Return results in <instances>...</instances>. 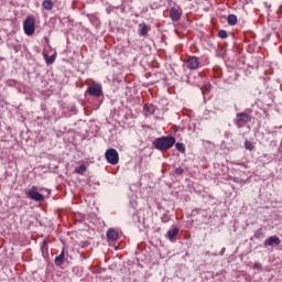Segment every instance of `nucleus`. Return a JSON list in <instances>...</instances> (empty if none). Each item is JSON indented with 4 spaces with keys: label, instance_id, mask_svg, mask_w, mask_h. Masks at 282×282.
Masks as SVG:
<instances>
[{
    "label": "nucleus",
    "instance_id": "obj_3",
    "mask_svg": "<svg viewBox=\"0 0 282 282\" xmlns=\"http://www.w3.org/2000/svg\"><path fill=\"white\" fill-rule=\"evenodd\" d=\"M23 30L26 36H32L36 30V20L32 17H28L23 22Z\"/></svg>",
    "mask_w": 282,
    "mask_h": 282
},
{
    "label": "nucleus",
    "instance_id": "obj_9",
    "mask_svg": "<svg viewBox=\"0 0 282 282\" xmlns=\"http://www.w3.org/2000/svg\"><path fill=\"white\" fill-rule=\"evenodd\" d=\"M187 67L188 69H197V67H199V58L196 56L189 57L187 59Z\"/></svg>",
    "mask_w": 282,
    "mask_h": 282
},
{
    "label": "nucleus",
    "instance_id": "obj_28",
    "mask_svg": "<svg viewBox=\"0 0 282 282\" xmlns=\"http://www.w3.org/2000/svg\"><path fill=\"white\" fill-rule=\"evenodd\" d=\"M86 245L83 246V248H85Z\"/></svg>",
    "mask_w": 282,
    "mask_h": 282
},
{
    "label": "nucleus",
    "instance_id": "obj_12",
    "mask_svg": "<svg viewBox=\"0 0 282 282\" xmlns=\"http://www.w3.org/2000/svg\"><path fill=\"white\" fill-rule=\"evenodd\" d=\"M63 261H65V249L55 258V265H63Z\"/></svg>",
    "mask_w": 282,
    "mask_h": 282
},
{
    "label": "nucleus",
    "instance_id": "obj_26",
    "mask_svg": "<svg viewBox=\"0 0 282 282\" xmlns=\"http://www.w3.org/2000/svg\"><path fill=\"white\" fill-rule=\"evenodd\" d=\"M224 250H226V249H223V250H221V254H224Z\"/></svg>",
    "mask_w": 282,
    "mask_h": 282
},
{
    "label": "nucleus",
    "instance_id": "obj_23",
    "mask_svg": "<svg viewBox=\"0 0 282 282\" xmlns=\"http://www.w3.org/2000/svg\"><path fill=\"white\" fill-rule=\"evenodd\" d=\"M254 269L256 270H261V263L254 262Z\"/></svg>",
    "mask_w": 282,
    "mask_h": 282
},
{
    "label": "nucleus",
    "instance_id": "obj_22",
    "mask_svg": "<svg viewBox=\"0 0 282 282\" xmlns=\"http://www.w3.org/2000/svg\"><path fill=\"white\" fill-rule=\"evenodd\" d=\"M175 174L176 175H183L184 174V170L182 167H176L175 169Z\"/></svg>",
    "mask_w": 282,
    "mask_h": 282
},
{
    "label": "nucleus",
    "instance_id": "obj_11",
    "mask_svg": "<svg viewBox=\"0 0 282 282\" xmlns=\"http://www.w3.org/2000/svg\"><path fill=\"white\" fill-rule=\"evenodd\" d=\"M177 235H180V229H178L177 227H174L173 229H170V230L167 231V237H169L170 241H173V239H174Z\"/></svg>",
    "mask_w": 282,
    "mask_h": 282
},
{
    "label": "nucleus",
    "instance_id": "obj_10",
    "mask_svg": "<svg viewBox=\"0 0 282 282\" xmlns=\"http://www.w3.org/2000/svg\"><path fill=\"white\" fill-rule=\"evenodd\" d=\"M107 239H109V241H117V239H118V231H116L115 229H109L107 231Z\"/></svg>",
    "mask_w": 282,
    "mask_h": 282
},
{
    "label": "nucleus",
    "instance_id": "obj_15",
    "mask_svg": "<svg viewBox=\"0 0 282 282\" xmlns=\"http://www.w3.org/2000/svg\"><path fill=\"white\" fill-rule=\"evenodd\" d=\"M227 23L229 25H237V15L229 14L228 18H227Z\"/></svg>",
    "mask_w": 282,
    "mask_h": 282
},
{
    "label": "nucleus",
    "instance_id": "obj_27",
    "mask_svg": "<svg viewBox=\"0 0 282 282\" xmlns=\"http://www.w3.org/2000/svg\"><path fill=\"white\" fill-rule=\"evenodd\" d=\"M86 245L83 246V248H85Z\"/></svg>",
    "mask_w": 282,
    "mask_h": 282
},
{
    "label": "nucleus",
    "instance_id": "obj_8",
    "mask_svg": "<svg viewBox=\"0 0 282 282\" xmlns=\"http://www.w3.org/2000/svg\"><path fill=\"white\" fill-rule=\"evenodd\" d=\"M264 246H281V239L276 236H271L264 240Z\"/></svg>",
    "mask_w": 282,
    "mask_h": 282
},
{
    "label": "nucleus",
    "instance_id": "obj_17",
    "mask_svg": "<svg viewBox=\"0 0 282 282\" xmlns=\"http://www.w3.org/2000/svg\"><path fill=\"white\" fill-rule=\"evenodd\" d=\"M87 171V166L85 164L79 165L78 167L75 169V173L78 175H83Z\"/></svg>",
    "mask_w": 282,
    "mask_h": 282
},
{
    "label": "nucleus",
    "instance_id": "obj_24",
    "mask_svg": "<svg viewBox=\"0 0 282 282\" xmlns=\"http://www.w3.org/2000/svg\"><path fill=\"white\" fill-rule=\"evenodd\" d=\"M212 87H213V86H212L210 84H206V85H205V89H206L207 91H210Z\"/></svg>",
    "mask_w": 282,
    "mask_h": 282
},
{
    "label": "nucleus",
    "instance_id": "obj_13",
    "mask_svg": "<svg viewBox=\"0 0 282 282\" xmlns=\"http://www.w3.org/2000/svg\"><path fill=\"white\" fill-rule=\"evenodd\" d=\"M139 28H141V31L139 32L140 36H147V34H149V30H151L149 25L144 23L139 24Z\"/></svg>",
    "mask_w": 282,
    "mask_h": 282
},
{
    "label": "nucleus",
    "instance_id": "obj_2",
    "mask_svg": "<svg viewBox=\"0 0 282 282\" xmlns=\"http://www.w3.org/2000/svg\"><path fill=\"white\" fill-rule=\"evenodd\" d=\"M154 149L158 151H169L175 144V138L173 137H161L154 140Z\"/></svg>",
    "mask_w": 282,
    "mask_h": 282
},
{
    "label": "nucleus",
    "instance_id": "obj_1",
    "mask_svg": "<svg viewBox=\"0 0 282 282\" xmlns=\"http://www.w3.org/2000/svg\"><path fill=\"white\" fill-rule=\"evenodd\" d=\"M41 193H47V195H50V189L45 187H36L33 185L30 189L26 191V197L33 202H44L45 196H43Z\"/></svg>",
    "mask_w": 282,
    "mask_h": 282
},
{
    "label": "nucleus",
    "instance_id": "obj_6",
    "mask_svg": "<svg viewBox=\"0 0 282 282\" xmlns=\"http://www.w3.org/2000/svg\"><path fill=\"white\" fill-rule=\"evenodd\" d=\"M87 91L90 96H95L96 98H100V95L102 94V86H100V85L89 86L87 88Z\"/></svg>",
    "mask_w": 282,
    "mask_h": 282
},
{
    "label": "nucleus",
    "instance_id": "obj_19",
    "mask_svg": "<svg viewBox=\"0 0 282 282\" xmlns=\"http://www.w3.org/2000/svg\"><path fill=\"white\" fill-rule=\"evenodd\" d=\"M46 65H52V63H54V61H56V56L52 55L51 57H48L47 55H44Z\"/></svg>",
    "mask_w": 282,
    "mask_h": 282
},
{
    "label": "nucleus",
    "instance_id": "obj_21",
    "mask_svg": "<svg viewBox=\"0 0 282 282\" xmlns=\"http://www.w3.org/2000/svg\"><path fill=\"white\" fill-rule=\"evenodd\" d=\"M218 36L219 39H228V32H226V30H220Z\"/></svg>",
    "mask_w": 282,
    "mask_h": 282
},
{
    "label": "nucleus",
    "instance_id": "obj_7",
    "mask_svg": "<svg viewBox=\"0 0 282 282\" xmlns=\"http://www.w3.org/2000/svg\"><path fill=\"white\" fill-rule=\"evenodd\" d=\"M170 18L173 21H180L182 19V9L181 8H172L170 10Z\"/></svg>",
    "mask_w": 282,
    "mask_h": 282
},
{
    "label": "nucleus",
    "instance_id": "obj_14",
    "mask_svg": "<svg viewBox=\"0 0 282 282\" xmlns=\"http://www.w3.org/2000/svg\"><path fill=\"white\" fill-rule=\"evenodd\" d=\"M42 7L44 8V10H52V8H54V2L52 0H44L42 2Z\"/></svg>",
    "mask_w": 282,
    "mask_h": 282
},
{
    "label": "nucleus",
    "instance_id": "obj_5",
    "mask_svg": "<svg viewBox=\"0 0 282 282\" xmlns=\"http://www.w3.org/2000/svg\"><path fill=\"white\" fill-rule=\"evenodd\" d=\"M236 120L238 124H248V122H250V120H252V117H250V115L246 113V112H239L236 116Z\"/></svg>",
    "mask_w": 282,
    "mask_h": 282
},
{
    "label": "nucleus",
    "instance_id": "obj_20",
    "mask_svg": "<svg viewBox=\"0 0 282 282\" xmlns=\"http://www.w3.org/2000/svg\"><path fill=\"white\" fill-rule=\"evenodd\" d=\"M175 148L180 151V153L186 152V147L184 145V143H176Z\"/></svg>",
    "mask_w": 282,
    "mask_h": 282
},
{
    "label": "nucleus",
    "instance_id": "obj_18",
    "mask_svg": "<svg viewBox=\"0 0 282 282\" xmlns=\"http://www.w3.org/2000/svg\"><path fill=\"white\" fill-rule=\"evenodd\" d=\"M245 149H246L247 151H254V143L251 142V141L245 142Z\"/></svg>",
    "mask_w": 282,
    "mask_h": 282
},
{
    "label": "nucleus",
    "instance_id": "obj_25",
    "mask_svg": "<svg viewBox=\"0 0 282 282\" xmlns=\"http://www.w3.org/2000/svg\"><path fill=\"white\" fill-rule=\"evenodd\" d=\"M144 110H145V111H149V108H148L147 106H144Z\"/></svg>",
    "mask_w": 282,
    "mask_h": 282
},
{
    "label": "nucleus",
    "instance_id": "obj_4",
    "mask_svg": "<svg viewBox=\"0 0 282 282\" xmlns=\"http://www.w3.org/2000/svg\"><path fill=\"white\" fill-rule=\"evenodd\" d=\"M106 160L109 164L116 165L120 161V156L116 149H109L105 153Z\"/></svg>",
    "mask_w": 282,
    "mask_h": 282
},
{
    "label": "nucleus",
    "instance_id": "obj_16",
    "mask_svg": "<svg viewBox=\"0 0 282 282\" xmlns=\"http://www.w3.org/2000/svg\"><path fill=\"white\" fill-rule=\"evenodd\" d=\"M254 239H265V234L263 232L262 229H258L254 235H253Z\"/></svg>",
    "mask_w": 282,
    "mask_h": 282
}]
</instances>
